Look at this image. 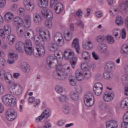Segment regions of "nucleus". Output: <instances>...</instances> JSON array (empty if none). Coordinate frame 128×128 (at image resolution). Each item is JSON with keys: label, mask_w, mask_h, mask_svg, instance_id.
Returning <instances> with one entry per match:
<instances>
[{"label": "nucleus", "mask_w": 128, "mask_h": 128, "mask_svg": "<svg viewBox=\"0 0 128 128\" xmlns=\"http://www.w3.org/2000/svg\"><path fill=\"white\" fill-rule=\"evenodd\" d=\"M4 18L6 20H8V22H10V20H12L14 18V14L10 12H6L4 15Z\"/></svg>", "instance_id": "38"}, {"label": "nucleus", "mask_w": 128, "mask_h": 128, "mask_svg": "<svg viewBox=\"0 0 128 128\" xmlns=\"http://www.w3.org/2000/svg\"><path fill=\"white\" fill-rule=\"evenodd\" d=\"M2 103L6 106H16V98L10 94H6L2 98Z\"/></svg>", "instance_id": "4"}, {"label": "nucleus", "mask_w": 128, "mask_h": 128, "mask_svg": "<svg viewBox=\"0 0 128 128\" xmlns=\"http://www.w3.org/2000/svg\"><path fill=\"white\" fill-rule=\"evenodd\" d=\"M52 113V111L50 109L46 108L44 112H42L41 115L36 118V122H40L44 120V118H48L50 116V114Z\"/></svg>", "instance_id": "12"}, {"label": "nucleus", "mask_w": 128, "mask_h": 128, "mask_svg": "<svg viewBox=\"0 0 128 128\" xmlns=\"http://www.w3.org/2000/svg\"><path fill=\"white\" fill-rule=\"evenodd\" d=\"M68 100V97L66 95H60L59 97V100H60L62 102H66V100Z\"/></svg>", "instance_id": "51"}, {"label": "nucleus", "mask_w": 128, "mask_h": 128, "mask_svg": "<svg viewBox=\"0 0 128 128\" xmlns=\"http://www.w3.org/2000/svg\"><path fill=\"white\" fill-rule=\"evenodd\" d=\"M48 50L50 52H54V56H60L58 54V44H54V42H50L48 44Z\"/></svg>", "instance_id": "14"}, {"label": "nucleus", "mask_w": 128, "mask_h": 128, "mask_svg": "<svg viewBox=\"0 0 128 128\" xmlns=\"http://www.w3.org/2000/svg\"><path fill=\"white\" fill-rule=\"evenodd\" d=\"M24 44L22 42H18L15 45V48L18 52L22 54L24 52Z\"/></svg>", "instance_id": "25"}, {"label": "nucleus", "mask_w": 128, "mask_h": 128, "mask_svg": "<svg viewBox=\"0 0 128 128\" xmlns=\"http://www.w3.org/2000/svg\"><path fill=\"white\" fill-rule=\"evenodd\" d=\"M46 54V48L44 46H39L38 48H36V50H34L33 56L36 58H38L44 56Z\"/></svg>", "instance_id": "8"}, {"label": "nucleus", "mask_w": 128, "mask_h": 128, "mask_svg": "<svg viewBox=\"0 0 128 128\" xmlns=\"http://www.w3.org/2000/svg\"><path fill=\"white\" fill-rule=\"evenodd\" d=\"M107 42L110 44H112L114 42V39L112 36H106Z\"/></svg>", "instance_id": "50"}, {"label": "nucleus", "mask_w": 128, "mask_h": 128, "mask_svg": "<svg viewBox=\"0 0 128 128\" xmlns=\"http://www.w3.org/2000/svg\"><path fill=\"white\" fill-rule=\"evenodd\" d=\"M12 22L14 24H18V26H20V24H22V22H24L22 19L18 16L14 18Z\"/></svg>", "instance_id": "34"}, {"label": "nucleus", "mask_w": 128, "mask_h": 128, "mask_svg": "<svg viewBox=\"0 0 128 128\" xmlns=\"http://www.w3.org/2000/svg\"><path fill=\"white\" fill-rule=\"evenodd\" d=\"M72 47L75 48L77 54H80V42H78V38H76L73 40L72 43Z\"/></svg>", "instance_id": "27"}, {"label": "nucleus", "mask_w": 128, "mask_h": 128, "mask_svg": "<svg viewBox=\"0 0 128 128\" xmlns=\"http://www.w3.org/2000/svg\"><path fill=\"white\" fill-rule=\"evenodd\" d=\"M82 48L86 50H91L92 49V42L90 40H84L83 41Z\"/></svg>", "instance_id": "19"}, {"label": "nucleus", "mask_w": 128, "mask_h": 128, "mask_svg": "<svg viewBox=\"0 0 128 128\" xmlns=\"http://www.w3.org/2000/svg\"><path fill=\"white\" fill-rule=\"evenodd\" d=\"M104 76L105 80H110V78H112V74L110 72L105 71L104 73Z\"/></svg>", "instance_id": "48"}, {"label": "nucleus", "mask_w": 128, "mask_h": 128, "mask_svg": "<svg viewBox=\"0 0 128 128\" xmlns=\"http://www.w3.org/2000/svg\"><path fill=\"white\" fill-rule=\"evenodd\" d=\"M120 32L119 29H114L112 32V34L116 38V36H118V33Z\"/></svg>", "instance_id": "57"}, {"label": "nucleus", "mask_w": 128, "mask_h": 128, "mask_svg": "<svg viewBox=\"0 0 128 128\" xmlns=\"http://www.w3.org/2000/svg\"><path fill=\"white\" fill-rule=\"evenodd\" d=\"M102 84L97 82L94 84L93 92L96 96H100L102 94Z\"/></svg>", "instance_id": "15"}, {"label": "nucleus", "mask_w": 128, "mask_h": 128, "mask_svg": "<svg viewBox=\"0 0 128 128\" xmlns=\"http://www.w3.org/2000/svg\"><path fill=\"white\" fill-rule=\"evenodd\" d=\"M16 32L19 36H22V34H24V28H22L20 26H17L16 28Z\"/></svg>", "instance_id": "32"}, {"label": "nucleus", "mask_w": 128, "mask_h": 128, "mask_svg": "<svg viewBox=\"0 0 128 128\" xmlns=\"http://www.w3.org/2000/svg\"><path fill=\"white\" fill-rule=\"evenodd\" d=\"M45 26L48 28H52V20L47 18V20L45 22Z\"/></svg>", "instance_id": "46"}, {"label": "nucleus", "mask_w": 128, "mask_h": 128, "mask_svg": "<svg viewBox=\"0 0 128 128\" xmlns=\"http://www.w3.org/2000/svg\"><path fill=\"white\" fill-rule=\"evenodd\" d=\"M4 30L6 34L8 35L12 34V28L8 25H6L4 27Z\"/></svg>", "instance_id": "41"}, {"label": "nucleus", "mask_w": 128, "mask_h": 128, "mask_svg": "<svg viewBox=\"0 0 128 128\" xmlns=\"http://www.w3.org/2000/svg\"><path fill=\"white\" fill-rule=\"evenodd\" d=\"M76 78L79 82H82L84 80V78H90L92 76V73L90 70H86L83 72H80L77 70L76 72Z\"/></svg>", "instance_id": "6"}, {"label": "nucleus", "mask_w": 128, "mask_h": 128, "mask_svg": "<svg viewBox=\"0 0 128 128\" xmlns=\"http://www.w3.org/2000/svg\"><path fill=\"white\" fill-rule=\"evenodd\" d=\"M122 54H128V44H124L122 46Z\"/></svg>", "instance_id": "43"}, {"label": "nucleus", "mask_w": 128, "mask_h": 128, "mask_svg": "<svg viewBox=\"0 0 128 128\" xmlns=\"http://www.w3.org/2000/svg\"><path fill=\"white\" fill-rule=\"evenodd\" d=\"M70 97L73 100H78V94L75 92H72L70 94Z\"/></svg>", "instance_id": "44"}, {"label": "nucleus", "mask_w": 128, "mask_h": 128, "mask_svg": "<svg viewBox=\"0 0 128 128\" xmlns=\"http://www.w3.org/2000/svg\"><path fill=\"white\" fill-rule=\"evenodd\" d=\"M92 56L95 60H100V57L94 52H92Z\"/></svg>", "instance_id": "59"}, {"label": "nucleus", "mask_w": 128, "mask_h": 128, "mask_svg": "<svg viewBox=\"0 0 128 128\" xmlns=\"http://www.w3.org/2000/svg\"><path fill=\"white\" fill-rule=\"evenodd\" d=\"M22 70L25 74H28L30 72V66L26 62H24L21 64Z\"/></svg>", "instance_id": "29"}, {"label": "nucleus", "mask_w": 128, "mask_h": 128, "mask_svg": "<svg viewBox=\"0 0 128 128\" xmlns=\"http://www.w3.org/2000/svg\"><path fill=\"white\" fill-rule=\"evenodd\" d=\"M123 122L122 123H124L128 124V113H126L123 116Z\"/></svg>", "instance_id": "56"}, {"label": "nucleus", "mask_w": 128, "mask_h": 128, "mask_svg": "<svg viewBox=\"0 0 128 128\" xmlns=\"http://www.w3.org/2000/svg\"><path fill=\"white\" fill-rule=\"evenodd\" d=\"M6 118L10 122H12V120H14L16 118V112H14L12 108L8 109L6 114Z\"/></svg>", "instance_id": "13"}, {"label": "nucleus", "mask_w": 128, "mask_h": 128, "mask_svg": "<svg viewBox=\"0 0 128 128\" xmlns=\"http://www.w3.org/2000/svg\"><path fill=\"white\" fill-rule=\"evenodd\" d=\"M84 102L86 106H92L94 104V99L92 93L89 92L85 96Z\"/></svg>", "instance_id": "9"}, {"label": "nucleus", "mask_w": 128, "mask_h": 128, "mask_svg": "<svg viewBox=\"0 0 128 128\" xmlns=\"http://www.w3.org/2000/svg\"><path fill=\"white\" fill-rule=\"evenodd\" d=\"M120 108H123V110H128V100H122L120 103Z\"/></svg>", "instance_id": "36"}, {"label": "nucleus", "mask_w": 128, "mask_h": 128, "mask_svg": "<svg viewBox=\"0 0 128 128\" xmlns=\"http://www.w3.org/2000/svg\"><path fill=\"white\" fill-rule=\"evenodd\" d=\"M4 78L7 84H10V78H12V74L6 73L4 70H0V78Z\"/></svg>", "instance_id": "18"}, {"label": "nucleus", "mask_w": 128, "mask_h": 128, "mask_svg": "<svg viewBox=\"0 0 128 128\" xmlns=\"http://www.w3.org/2000/svg\"><path fill=\"white\" fill-rule=\"evenodd\" d=\"M106 128H118V121L116 120H110L106 122Z\"/></svg>", "instance_id": "24"}, {"label": "nucleus", "mask_w": 128, "mask_h": 128, "mask_svg": "<svg viewBox=\"0 0 128 128\" xmlns=\"http://www.w3.org/2000/svg\"><path fill=\"white\" fill-rule=\"evenodd\" d=\"M22 24H23V28H30V27L32 26V16L30 15H26Z\"/></svg>", "instance_id": "16"}, {"label": "nucleus", "mask_w": 128, "mask_h": 128, "mask_svg": "<svg viewBox=\"0 0 128 128\" xmlns=\"http://www.w3.org/2000/svg\"><path fill=\"white\" fill-rule=\"evenodd\" d=\"M54 90L56 92H57L58 94H62V91H63L62 86L60 85L56 86L55 87Z\"/></svg>", "instance_id": "49"}, {"label": "nucleus", "mask_w": 128, "mask_h": 128, "mask_svg": "<svg viewBox=\"0 0 128 128\" xmlns=\"http://www.w3.org/2000/svg\"><path fill=\"white\" fill-rule=\"evenodd\" d=\"M75 90L78 92V94H82V88L80 86H77L75 88Z\"/></svg>", "instance_id": "55"}, {"label": "nucleus", "mask_w": 128, "mask_h": 128, "mask_svg": "<svg viewBox=\"0 0 128 128\" xmlns=\"http://www.w3.org/2000/svg\"><path fill=\"white\" fill-rule=\"evenodd\" d=\"M68 80L70 82V86H74L76 85V78H74V76H69Z\"/></svg>", "instance_id": "39"}, {"label": "nucleus", "mask_w": 128, "mask_h": 128, "mask_svg": "<svg viewBox=\"0 0 128 128\" xmlns=\"http://www.w3.org/2000/svg\"><path fill=\"white\" fill-rule=\"evenodd\" d=\"M98 48L100 54H102L106 56H108L110 54V52H108V47L106 46V45L105 44H100L98 46Z\"/></svg>", "instance_id": "21"}, {"label": "nucleus", "mask_w": 128, "mask_h": 128, "mask_svg": "<svg viewBox=\"0 0 128 128\" xmlns=\"http://www.w3.org/2000/svg\"><path fill=\"white\" fill-rule=\"evenodd\" d=\"M34 36V32L32 30L26 31L24 33V38H32V36Z\"/></svg>", "instance_id": "35"}, {"label": "nucleus", "mask_w": 128, "mask_h": 128, "mask_svg": "<svg viewBox=\"0 0 128 128\" xmlns=\"http://www.w3.org/2000/svg\"><path fill=\"white\" fill-rule=\"evenodd\" d=\"M120 8L122 10L128 9V0H122V2L120 5Z\"/></svg>", "instance_id": "31"}, {"label": "nucleus", "mask_w": 128, "mask_h": 128, "mask_svg": "<svg viewBox=\"0 0 128 128\" xmlns=\"http://www.w3.org/2000/svg\"><path fill=\"white\" fill-rule=\"evenodd\" d=\"M33 20L36 24L40 26L42 22V18L38 13H34L33 14Z\"/></svg>", "instance_id": "20"}, {"label": "nucleus", "mask_w": 128, "mask_h": 128, "mask_svg": "<svg viewBox=\"0 0 128 128\" xmlns=\"http://www.w3.org/2000/svg\"><path fill=\"white\" fill-rule=\"evenodd\" d=\"M46 64L50 68H54L56 66V73L54 74V78L60 80H64L68 78V76H72V72L70 66H67L62 69V66L58 64V60L55 59L52 56H48L47 58Z\"/></svg>", "instance_id": "1"}, {"label": "nucleus", "mask_w": 128, "mask_h": 128, "mask_svg": "<svg viewBox=\"0 0 128 128\" xmlns=\"http://www.w3.org/2000/svg\"><path fill=\"white\" fill-rule=\"evenodd\" d=\"M48 4V0H39L38 1V6L40 8H46Z\"/></svg>", "instance_id": "30"}, {"label": "nucleus", "mask_w": 128, "mask_h": 128, "mask_svg": "<svg viewBox=\"0 0 128 128\" xmlns=\"http://www.w3.org/2000/svg\"><path fill=\"white\" fill-rule=\"evenodd\" d=\"M95 16L100 18L102 16V12L100 11H97L95 12Z\"/></svg>", "instance_id": "60"}, {"label": "nucleus", "mask_w": 128, "mask_h": 128, "mask_svg": "<svg viewBox=\"0 0 128 128\" xmlns=\"http://www.w3.org/2000/svg\"><path fill=\"white\" fill-rule=\"evenodd\" d=\"M11 10H12V12H15V10H18V4H13L10 7Z\"/></svg>", "instance_id": "63"}, {"label": "nucleus", "mask_w": 128, "mask_h": 128, "mask_svg": "<svg viewBox=\"0 0 128 128\" xmlns=\"http://www.w3.org/2000/svg\"><path fill=\"white\" fill-rule=\"evenodd\" d=\"M6 0H0V8H4L6 6Z\"/></svg>", "instance_id": "64"}, {"label": "nucleus", "mask_w": 128, "mask_h": 128, "mask_svg": "<svg viewBox=\"0 0 128 128\" xmlns=\"http://www.w3.org/2000/svg\"><path fill=\"white\" fill-rule=\"evenodd\" d=\"M10 84V87L9 88V90L10 94H14V96H20L22 92V88L20 85H18L16 83V82L11 81Z\"/></svg>", "instance_id": "5"}, {"label": "nucleus", "mask_w": 128, "mask_h": 128, "mask_svg": "<svg viewBox=\"0 0 128 128\" xmlns=\"http://www.w3.org/2000/svg\"><path fill=\"white\" fill-rule=\"evenodd\" d=\"M76 24L78 28H80V30H84V24L82 20H78L77 21Z\"/></svg>", "instance_id": "47"}, {"label": "nucleus", "mask_w": 128, "mask_h": 128, "mask_svg": "<svg viewBox=\"0 0 128 128\" xmlns=\"http://www.w3.org/2000/svg\"><path fill=\"white\" fill-rule=\"evenodd\" d=\"M42 16L44 18H48V20H52L54 15H52V12H50V10L48 8H44L41 11Z\"/></svg>", "instance_id": "17"}, {"label": "nucleus", "mask_w": 128, "mask_h": 128, "mask_svg": "<svg viewBox=\"0 0 128 128\" xmlns=\"http://www.w3.org/2000/svg\"><path fill=\"white\" fill-rule=\"evenodd\" d=\"M106 70H114V65L112 62H108L104 66Z\"/></svg>", "instance_id": "40"}, {"label": "nucleus", "mask_w": 128, "mask_h": 128, "mask_svg": "<svg viewBox=\"0 0 128 128\" xmlns=\"http://www.w3.org/2000/svg\"><path fill=\"white\" fill-rule=\"evenodd\" d=\"M80 68L82 70H84V72H85V70H89L88 69V64L86 63H82L80 66Z\"/></svg>", "instance_id": "54"}, {"label": "nucleus", "mask_w": 128, "mask_h": 128, "mask_svg": "<svg viewBox=\"0 0 128 128\" xmlns=\"http://www.w3.org/2000/svg\"><path fill=\"white\" fill-rule=\"evenodd\" d=\"M121 80L123 82H128V76L127 74H124L121 78Z\"/></svg>", "instance_id": "61"}, {"label": "nucleus", "mask_w": 128, "mask_h": 128, "mask_svg": "<svg viewBox=\"0 0 128 128\" xmlns=\"http://www.w3.org/2000/svg\"><path fill=\"white\" fill-rule=\"evenodd\" d=\"M54 10H55V12L58 14L62 12V10H64V6H62V4L58 3L54 5Z\"/></svg>", "instance_id": "28"}, {"label": "nucleus", "mask_w": 128, "mask_h": 128, "mask_svg": "<svg viewBox=\"0 0 128 128\" xmlns=\"http://www.w3.org/2000/svg\"><path fill=\"white\" fill-rule=\"evenodd\" d=\"M24 51L27 56L34 54V48H32V43L30 40H28L24 44Z\"/></svg>", "instance_id": "7"}, {"label": "nucleus", "mask_w": 128, "mask_h": 128, "mask_svg": "<svg viewBox=\"0 0 128 128\" xmlns=\"http://www.w3.org/2000/svg\"><path fill=\"white\" fill-rule=\"evenodd\" d=\"M18 12L20 16H22L24 14H25L26 10H24V8H19V9L18 10Z\"/></svg>", "instance_id": "58"}, {"label": "nucleus", "mask_w": 128, "mask_h": 128, "mask_svg": "<svg viewBox=\"0 0 128 128\" xmlns=\"http://www.w3.org/2000/svg\"><path fill=\"white\" fill-rule=\"evenodd\" d=\"M18 54L14 53H10L8 54V63L9 64H14V62L18 60Z\"/></svg>", "instance_id": "22"}, {"label": "nucleus", "mask_w": 128, "mask_h": 128, "mask_svg": "<svg viewBox=\"0 0 128 128\" xmlns=\"http://www.w3.org/2000/svg\"><path fill=\"white\" fill-rule=\"evenodd\" d=\"M64 38L66 40L70 42V40H72V34L70 32L66 33L64 34Z\"/></svg>", "instance_id": "42"}, {"label": "nucleus", "mask_w": 128, "mask_h": 128, "mask_svg": "<svg viewBox=\"0 0 128 128\" xmlns=\"http://www.w3.org/2000/svg\"><path fill=\"white\" fill-rule=\"evenodd\" d=\"M38 34L39 35L36 36L34 38V42L36 46H40L42 42H44V40H50V32L48 31L45 32L42 28L39 29Z\"/></svg>", "instance_id": "2"}, {"label": "nucleus", "mask_w": 128, "mask_h": 128, "mask_svg": "<svg viewBox=\"0 0 128 128\" xmlns=\"http://www.w3.org/2000/svg\"><path fill=\"white\" fill-rule=\"evenodd\" d=\"M82 58L84 60H90V52L84 51L82 54Z\"/></svg>", "instance_id": "33"}, {"label": "nucleus", "mask_w": 128, "mask_h": 128, "mask_svg": "<svg viewBox=\"0 0 128 128\" xmlns=\"http://www.w3.org/2000/svg\"><path fill=\"white\" fill-rule=\"evenodd\" d=\"M62 110L64 114H66L70 112V108H68V106L64 105L62 107Z\"/></svg>", "instance_id": "52"}, {"label": "nucleus", "mask_w": 128, "mask_h": 128, "mask_svg": "<svg viewBox=\"0 0 128 128\" xmlns=\"http://www.w3.org/2000/svg\"><path fill=\"white\" fill-rule=\"evenodd\" d=\"M106 40V36H100L96 38V40L98 42H102Z\"/></svg>", "instance_id": "53"}, {"label": "nucleus", "mask_w": 128, "mask_h": 128, "mask_svg": "<svg viewBox=\"0 0 128 128\" xmlns=\"http://www.w3.org/2000/svg\"><path fill=\"white\" fill-rule=\"evenodd\" d=\"M54 41L58 44L59 46H62L64 44V37H62V34L60 32H56L54 34Z\"/></svg>", "instance_id": "10"}, {"label": "nucleus", "mask_w": 128, "mask_h": 128, "mask_svg": "<svg viewBox=\"0 0 128 128\" xmlns=\"http://www.w3.org/2000/svg\"><path fill=\"white\" fill-rule=\"evenodd\" d=\"M64 58L65 60H70V64L74 68L76 64V58L74 57V52L70 49H66L64 53Z\"/></svg>", "instance_id": "3"}, {"label": "nucleus", "mask_w": 128, "mask_h": 128, "mask_svg": "<svg viewBox=\"0 0 128 128\" xmlns=\"http://www.w3.org/2000/svg\"><path fill=\"white\" fill-rule=\"evenodd\" d=\"M116 24L117 26H122L124 24V20H122V18L120 16H117L116 20Z\"/></svg>", "instance_id": "45"}, {"label": "nucleus", "mask_w": 128, "mask_h": 128, "mask_svg": "<svg viewBox=\"0 0 128 128\" xmlns=\"http://www.w3.org/2000/svg\"><path fill=\"white\" fill-rule=\"evenodd\" d=\"M28 102L29 104H32V102H34V108L38 106H40V100L36 99V98H34V96L30 97L28 99Z\"/></svg>", "instance_id": "26"}, {"label": "nucleus", "mask_w": 128, "mask_h": 128, "mask_svg": "<svg viewBox=\"0 0 128 128\" xmlns=\"http://www.w3.org/2000/svg\"><path fill=\"white\" fill-rule=\"evenodd\" d=\"M114 95L112 93H104L103 95V99L106 102H110L114 100Z\"/></svg>", "instance_id": "23"}, {"label": "nucleus", "mask_w": 128, "mask_h": 128, "mask_svg": "<svg viewBox=\"0 0 128 128\" xmlns=\"http://www.w3.org/2000/svg\"><path fill=\"white\" fill-rule=\"evenodd\" d=\"M0 38H6V33L4 32V31L2 30V29H0Z\"/></svg>", "instance_id": "62"}, {"label": "nucleus", "mask_w": 128, "mask_h": 128, "mask_svg": "<svg viewBox=\"0 0 128 128\" xmlns=\"http://www.w3.org/2000/svg\"><path fill=\"white\" fill-rule=\"evenodd\" d=\"M7 38L9 40L10 46H13L14 44V41L16 40V38L14 37V36L12 34H10L8 36Z\"/></svg>", "instance_id": "37"}, {"label": "nucleus", "mask_w": 128, "mask_h": 128, "mask_svg": "<svg viewBox=\"0 0 128 128\" xmlns=\"http://www.w3.org/2000/svg\"><path fill=\"white\" fill-rule=\"evenodd\" d=\"M23 4L27 12H32L34 10V2L32 0H24Z\"/></svg>", "instance_id": "11"}]
</instances>
